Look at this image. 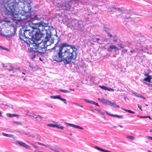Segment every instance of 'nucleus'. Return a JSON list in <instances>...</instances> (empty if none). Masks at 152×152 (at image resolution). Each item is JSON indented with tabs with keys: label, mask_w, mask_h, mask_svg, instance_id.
<instances>
[{
	"label": "nucleus",
	"mask_w": 152,
	"mask_h": 152,
	"mask_svg": "<svg viewBox=\"0 0 152 152\" xmlns=\"http://www.w3.org/2000/svg\"><path fill=\"white\" fill-rule=\"evenodd\" d=\"M34 30L33 36L30 40H28L29 47L31 50L33 51V59L36 56H39L42 55L47 50L48 45H46V43L50 42L49 45L54 43V39L52 38L51 36L53 35L50 30L46 31V32L42 33L41 30L37 28Z\"/></svg>",
	"instance_id": "nucleus-1"
},
{
	"label": "nucleus",
	"mask_w": 152,
	"mask_h": 152,
	"mask_svg": "<svg viewBox=\"0 0 152 152\" xmlns=\"http://www.w3.org/2000/svg\"><path fill=\"white\" fill-rule=\"evenodd\" d=\"M77 50L74 45L66 42L61 43L56 53L53 56V59L58 62L62 61L65 65L72 64V60L75 59L77 57Z\"/></svg>",
	"instance_id": "nucleus-2"
},
{
	"label": "nucleus",
	"mask_w": 152,
	"mask_h": 152,
	"mask_svg": "<svg viewBox=\"0 0 152 152\" xmlns=\"http://www.w3.org/2000/svg\"><path fill=\"white\" fill-rule=\"evenodd\" d=\"M20 3L23 4L21 2V0H13L12 1L8 3V9L6 8L4 10L1 11L2 15L6 18L12 17L13 20L17 21H22L24 19L21 17L25 15H22L19 8L21 9L22 7H20Z\"/></svg>",
	"instance_id": "nucleus-3"
},
{
	"label": "nucleus",
	"mask_w": 152,
	"mask_h": 152,
	"mask_svg": "<svg viewBox=\"0 0 152 152\" xmlns=\"http://www.w3.org/2000/svg\"><path fill=\"white\" fill-rule=\"evenodd\" d=\"M31 20L32 22L31 23L33 26V28L41 30L42 31L50 30V32H52L54 28L52 26L49 25L48 21L44 19L43 18L37 17V15H36L33 17H31Z\"/></svg>",
	"instance_id": "nucleus-4"
},
{
	"label": "nucleus",
	"mask_w": 152,
	"mask_h": 152,
	"mask_svg": "<svg viewBox=\"0 0 152 152\" xmlns=\"http://www.w3.org/2000/svg\"><path fill=\"white\" fill-rule=\"evenodd\" d=\"M80 0H56V6L59 10H63L65 11L69 10L71 6L74 4L80 2Z\"/></svg>",
	"instance_id": "nucleus-5"
},
{
	"label": "nucleus",
	"mask_w": 152,
	"mask_h": 152,
	"mask_svg": "<svg viewBox=\"0 0 152 152\" xmlns=\"http://www.w3.org/2000/svg\"><path fill=\"white\" fill-rule=\"evenodd\" d=\"M22 0H21V2L23 3V4L20 3V6L22 4L23 5V10H20L21 11L22 15H25L26 17V18H30L31 19V17H33L32 16H31L30 14L31 12V5H25L24 6V3L22 2Z\"/></svg>",
	"instance_id": "nucleus-6"
},
{
	"label": "nucleus",
	"mask_w": 152,
	"mask_h": 152,
	"mask_svg": "<svg viewBox=\"0 0 152 152\" xmlns=\"http://www.w3.org/2000/svg\"><path fill=\"white\" fill-rule=\"evenodd\" d=\"M32 24L31 23L29 24V26L32 28V29L31 30L26 28L24 29V37H25V39H29V40H30V39H31V37H32L33 34V31H34V30L36 29L32 27L33 26Z\"/></svg>",
	"instance_id": "nucleus-7"
},
{
	"label": "nucleus",
	"mask_w": 152,
	"mask_h": 152,
	"mask_svg": "<svg viewBox=\"0 0 152 152\" xmlns=\"http://www.w3.org/2000/svg\"><path fill=\"white\" fill-rule=\"evenodd\" d=\"M98 100L101 102L105 105H107L115 108H120L119 105L116 104L114 102H112L111 101H110L108 99H104L98 98Z\"/></svg>",
	"instance_id": "nucleus-8"
},
{
	"label": "nucleus",
	"mask_w": 152,
	"mask_h": 152,
	"mask_svg": "<svg viewBox=\"0 0 152 152\" xmlns=\"http://www.w3.org/2000/svg\"><path fill=\"white\" fill-rule=\"evenodd\" d=\"M54 29L55 30V31L56 32V34L54 35L56 36V37L57 38V43L55 44V46L51 49L52 50H54L53 56H55V55L56 53L57 52V50H58V47L60 45V43L59 44H58V43L60 41V37H58L57 35V31L56 29L54 28Z\"/></svg>",
	"instance_id": "nucleus-9"
},
{
	"label": "nucleus",
	"mask_w": 152,
	"mask_h": 152,
	"mask_svg": "<svg viewBox=\"0 0 152 152\" xmlns=\"http://www.w3.org/2000/svg\"><path fill=\"white\" fill-rule=\"evenodd\" d=\"M103 30L106 32L107 36L111 38L113 37V35L111 33L112 31V29L109 26L107 25H104L103 28Z\"/></svg>",
	"instance_id": "nucleus-10"
},
{
	"label": "nucleus",
	"mask_w": 152,
	"mask_h": 152,
	"mask_svg": "<svg viewBox=\"0 0 152 152\" xmlns=\"http://www.w3.org/2000/svg\"><path fill=\"white\" fill-rule=\"evenodd\" d=\"M24 33V29H20L19 33V39L20 40L23 41L25 42H26L27 45L29 46V43L28 42H27V40L26 41L24 40V39H25V37H24L25 34Z\"/></svg>",
	"instance_id": "nucleus-11"
},
{
	"label": "nucleus",
	"mask_w": 152,
	"mask_h": 152,
	"mask_svg": "<svg viewBox=\"0 0 152 152\" xmlns=\"http://www.w3.org/2000/svg\"><path fill=\"white\" fill-rule=\"evenodd\" d=\"M15 144L16 145H19L21 147H22L26 149H29L31 147L27 145L25 143L21 141L17 140L15 142Z\"/></svg>",
	"instance_id": "nucleus-12"
},
{
	"label": "nucleus",
	"mask_w": 152,
	"mask_h": 152,
	"mask_svg": "<svg viewBox=\"0 0 152 152\" xmlns=\"http://www.w3.org/2000/svg\"><path fill=\"white\" fill-rule=\"evenodd\" d=\"M75 24L73 25V26L75 28H77L78 30H79L80 28H82L83 25L82 23L81 22L75 19L74 20Z\"/></svg>",
	"instance_id": "nucleus-13"
},
{
	"label": "nucleus",
	"mask_w": 152,
	"mask_h": 152,
	"mask_svg": "<svg viewBox=\"0 0 152 152\" xmlns=\"http://www.w3.org/2000/svg\"><path fill=\"white\" fill-rule=\"evenodd\" d=\"M11 26H12L13 28V32L10 34H8L6 35V37H7L9 38H10L11 37H12L14 36L15 34H16V32L17 31V27H16L14 25H13V26L12 25Z\"/></svg>",
	"instance_id": "nucleus-14"
},
{
	"label": "nucleus",
	"mask_w": 152,
	"mask_h": 152,
	"mask_svg": "<svg viewBox=\"0 0 152 152\" xmlns=\"http://www.w3.org/2000/svg\"><path fill=\"white\" fill-rule=\"evenodd\" d=\"M138 44H139L137 41H132L129 43V45L128 46L129 48H132L135 46L136 47H137L138 46Z\"/></svg>",
	"instance_id": "nucleus-15"
},
{
	"label": "nucleus",
	"mask_w": 152,
	"mask_h": 152,
	"mask_svg": "<svg viewBox=\"0 0 152 152\" xmlns=\"http://www.w3.org/2000/svg\"><path fill=\"white\" fill-rule=\"evenodd\" d=\"M148 48V47L146 45L142 46L140 48H136L138 51H140L141 50L142 51L145 52L147 50Z\"/></svg>",
	"instance_id": "nucleus-16"
},
{
	"label": "nucleus",
	"mask_w": 152,
	"mask_h": 152,
	"mask_svg": "<svg viewBox=\"0 0 152 152\" xmlns=\"http://www.w3.org/2000/svg\"><path fill=\"white\" fill-rule=\"evenodd\" d=\"M29 115L34 118L36 119L38 121H41L43 119V118L39 115H36L34 114H33Z\"/></svg>",
	"instance_id": "nucleus-17"
},
{
	"label": "nucleus",
	"mask_w": 152,
	"mask_h": 152,
	"mask_svg": "<svg viewBox=\"0 0 152 152\" xmlns=\"http://www.w3.org/2000/svg\"><path fill=\"white\" fill-rule=\"evenodd\" d=\"M83 99L85 102H86L89 103L93 104L94 105H95L96 106H98L99 107L100 106L96 102H95L93 101L92 100H89L88 99Z\"/></svg>",
	"instance_id": "nucleus-18"
},
{
	"label": "nucleus",
	"mask_w": 152,
	"mask_h": 152,
	"mask_svg": "<svg viewBox=\"0 0 152 152\" xmlns=\"http://www.w3.org/2000/svg\"><path fill=\"white\" fill-rule=\"evenodd\" d=\"M144 75L145 76H146L147 77L144 79V80L150 83H151V79H152L151 76L150 75L148 74H145Z\"/></svg>",
	"instance_id": "nucleus-19"
},
{
	"label": "nucleus",
	"mask_w": 152,
	"mask_h": 152,
	"mask_svg": "<svg viewBox=\"0 0 152 152\" xmlns=\"http://www.w3.org/2000/svg\"><path fill=\"white\" fill-rule=\"evenodd\" d=\"M50 97L52 99H58L62 101H66V99H65L62 98L61 97V96L60 95H56V96H51Z\"/></svg>",
	"instance_id": "nucleus-20"
},
{
	"label": "nucleus",
	"mask_w": 152,
	"mask_h": 152,
	"mask_svg": "<svg viewBox=\"0 0 152 152\" xmlns=\"http://www.w3.org/2000/svg\"><path fill=\"white\" fill-rule=\"evenodd\" d=\"M67 125L68 126H70L72 127L75 128L79 129H83V128L81 127H80V126L77 125H75L74 124H70V123H67Z\"/></svg>",
	"instance_id": "nucleus-21"
},
{
	"label": "nucleus",
	"mask_w": 152,
	"mask_h": 152,
	"mask_svg": "<svg viewBox=\"0 0 152 152\" xmlns=\"http://www.w3.org/2000/svg\"><path fill=\"white\" fill-rule=\"evenodd\" d=\"M97 77H93L90 79L91 81L94 84H97L99 83V81H96Z\"/></svg>",
	"instance_id": "nucleus-22"
},
{
	"label": "nucleus",
	"mask_w": 152,
	"mask_h": 152,
	"mask_svg": "<svg viewBox=\"0 0 152 152\" xmlns=\"http://www.w3.org/2000/svg\"><path fill=\"white\" fill-rule=\"evenodd\" d=\"M132 93L133 94H134L135 96L137 97L140 98L144 99H145L146 98L144 96L138 93H136L135 92H132Z\"/></svg>",
	"instance_id": "nucleus-23"
},
{
	"label": "nucleus",
	"mask_w": 152,
	"mask_h": 152,
	"mask_svg": "<svg viewBox=\"0 0 152 152\" xmlns=\"http://www.w3.org/2000/svg\"><path fill=\"white\" fill-rule=\"evenodd\" d=\"M117 48L114 45H110L108 48V50L110 52H112L113 49H116Z\"/></svg>",
	"instance_id": "nucleus-24"
},
{
	"label": "nucleus",
	"mask_w": 152,
	"mask_h": 152,
	"mask_svg": "<svg viewBox=\"0 0 152 152\" xmlns=\"http://www.w3.org/2000/svg\"><path fill=\"white\" fill-rule=\"evenodd\" d=\"M48 148L56 152H59V149L55 147L52 148L51 146L49 145Z\"/></svg>",
	"instance_id": "nucleus-25"
},
{
	"label": "nucleus",
	"mask_w": 152,
	"mask_h": 152,
	"mask_svg": "<svg viewBox=\"0 0 152 152\" xmlns=\"http://www.w3.org/2000/svg\"><path fill=\"white\" fill-rule=\"evenodd\" d=\"M6 115L7 117H16L18 116V115H16L15 114H11L9 113H7L6 114Z\"/></svg>",
	"instance_id": "nucleus-26"
},
{
	"label": "nucleus",
	"mask_w": 152,
	"mask_h": 152,
	"mask_svg": "<svg viewBox=\"0 0 152 152\" xmlns=\"http://www.w3.org/2000/svg\"><path fill=\"white\" fill-rule=\"evenodd\" d=\"M30 51H31L32 52V53H33V51H32V50L31 51V50H30ZM45 53V52H44V53H43V55H42L40 56H36V57H35V58H34L33 59L32 58V57L33 56H34V54L32 53V54H33V56L31 57V58H32V60L33 61V60H34V59L35 58H36L37 57H39V60H40V61H42V59L41 58L40 56H44V53Z\"/></svg>",
	"instance_id": "nucleus-27"
},
{
	"label": "nucleus",
	"mask_w": 152,
	"mask_h": 152,
	"mask_svg": "<svg viewBox=\"0 0 152 152\" xmlns=\"http://www.w3.org/2000/svg\"><path fill=\"white\" fill-rule=\"evenodd\" d=\"M110 115L115 117H116L118 118H122L123 117V116L122 115H113V114H110Z\"/></svg>",
	"instance_id": "nucleus-28"
},
{
	"label": "nucleus",
	"mask_w": 152,
	"mask_h": 152,
	"mask_svg": "<svg viewBox=\"0 0 152 152\" xmlns=\"http://www.w3.org/2000/svg\"><path fill=\"white\" fill-rule=\"evenodd\" d=\"M118 45L119 47L122 48H124L125 46V45L124 44V42H120L118 44Z\"/></svg>",
	"instance_id": "nucleus-29"
},
{
	"label": "nucleus",
	"mask_w": 152,
	"mask_h": 152,
	"mask_svg": "<svg viewBox=\"0 0 152 152\" xmlns=\"http://www.w3.org/2000/svg\"><path fill=\"white\" fill-rule=\"evenodd\" d=\"M57 124H48L47 126L49 127H57Z\"/></svg>",
	"instance_id": "nucleus-30"
},
{
	"label": "nucleus",
	"mask_w": 152,
	"mask_h": 152,
	"mask_svg": "<svg viewBox=\"0 0 152 152\" xmlns=\"http://www.w3.org/2000/svg\"><path fill=\"white\" fill-rule=\"evenodd\" d=\"M58 91L64 93H69L70 92V91L68 90H63L62 89H60L58 90Z\"/></svg>",
	"instance_id": "nucleus-31"
},
{
	"label": "nucleus",
	"mask_w": 152,
	"mask_h": 152,
	"mask_svg": "<svg viewBox=\"0 0 152 152\" xmlns=\"http://www.w3.org/2000/svg\"><path fill=\"white\" fill-rule=\"evenodd\" d=\"M38 144V145H42V146H44L46 148H48V145H45V144H43L42 143H41V142H36Z\"/></svg>",
	"instance_id": "nucleus-32"
},
{
	"label": "nucleus",
	"mask_w": 152,
	"mask_h": 152,
	"mask_svg": "<svg viewBox=\"0 0 152 152\" xmlns=\"http://www.w3.org/2000/svg\"><path fill=\"white\" fill-rule=\"evenodd\" d=\"M7 137H12L14 139H15L16 138V137H15L14 135L11 134H8Z\"/></svg>",
	"instance_id": "nucleus-33"
},
{
	"label": "nucleus",
	"mask_w": 152,
	"mask_h": 152,
	"mask_svg": "<svg viewBox=\"0 0 152 152\" xmlns=\"http://www.w3.org/2000/svg\"><path fill=\"white\" fill-rule=\"evenodd\" d=\"M123 110H124L125 111H126L127 112H128V113H133V114H134L135 113V112L132 111V110H126V109H123Z\"/></svg>",
	"instance_id": "nucleus-34"
},
{
	"label": "nucleus",
	"mask_w": 152,
	"mask_h": 152,
	"mask_svg": "<svg viewBox=\"0 0 152 152\" xmlns=\"http://www.w3.org/2000/svg\"><path fill=\"white\" fill-rule=\"evenodd\" d=\"M99 87L104 90L106 91V89H107V87L104 86L99 85Z\"/></svg>",
	"instance_id": "nucleus-35"
},
{
	"label": "nucleus",
	"mask_w": 152,
	"mask_h": 152,
	"mask_svg": "<svg viewBox=\"0 0 152 152\" xmlns=\"http://www.w3.org/2000/svg\"><path fill=\"white\" fill-rule=\"evenodd\" d=\"M112 38L113 41L114 42H117V41H118L117 38H116V36H113V37Z\"/></svg>",
	"instance_id": "nucleus-36"
},
{
	"label": "nucleus",
	"mask_w": 152,
	"mask_h": 152,
	"mask_svg": "<svg viewBox=\"0 0 152 152\" xmlns=\"http://www.w3.org/2000/svg\"><path fill=\"white\" fill-rule=\"evenodd\" d=\"M26 4H26V5H31V0H27L26 1H25Z\"/></svg>",
	"instance_id": "nucleus-37"
},
{
	"label": "nucleus",
	"mask_w": 152,
	"mask_h": 152,
	"mask_svg": "<svg viewBox=\"0 0 152 152\" xmlns=\"http://www.w3.org/2000/svg\"><path fill=\"white\" fill-rule=\"evenodd\" d=\"M94 148L95 149H97V150H98L99 151H102V150H103V149L102 148H100V147H98L97 146H95V147Z\"/></svg>",
	"instance_id": "nucleus-38"
},
{
	"label": "nucleus",
	"mask_w": 152,
	"mask_h": 152,
	"mask_svg": "<svg viewBox=\"0 0 152 152\" xmlns=\"http://www.w3.org/2000/svg\"><path fill=\"white\" fill-rule=\"evenodd\" d=\"M143 83L144 84L148 86H150L152 88V84H150L145 82H143Z\"/></svg>",
	"instance_id": "nucleus-39"
},
{
	"label": "nucleus",
	"mask_w": 152,
	"mask_h": 152,
	"mask_svg": "<svg viewBox=\"0 0 152 152\" xmlns=\"http://www.w3.org/2000/svg\"><path fill=\"white\" fill-rule=\"evenodd\" d=\"M15 132L16 133H21L22 132V130L20 129H16L15 130Z\"/></svg>",
	"instance_id": "nucleus-40"
},
{
	"label": "nucleus",
	"mask_w": 152,
	"mask_h": 152,
	"mask_svg": "<svg viewBox=\"0 0 152 152\" xmlns=\"http://www.w3.org/2000/svg\"><path fill=\"white\" fill-rule=\"evenodd\" d=\"M107 90L109 91H113L114 89L110 88H108V87H107V89H106V91Z\"/></svg>",
	"instance_id": "nucleus-41"
},
{
	"label": "nucleus",
	"mask_w": 152,
	"mask_h": 152,
	"mask_svg": "<svg viewBox=\"0 0 152 152\" xmlns=\"http://www.w3.org/2000/svg\"><path fill=\"white\" fill-rule=\"evenodd\" d=\"M56 128L58 129H63L64 127L62 126H60L59 125L57 124Z\"/></svg>",
	"instance_id": "nucleus-42"
},
{
	"label": "nucleus",
	"mask_w": 152,
	"mask_h": 152,
	"mask_svg": "<svg viewBox=\"0 0 152 152\" xmlns=\"http://www.w3.org/2000/svg\"><path fill=\"white\" fill-rule=\"evenodd\" d=\"M30 144L36 148H38V146L32 143H30Z\"/></svg>",
	"instance_id": "nucleus-43"
},
{
	"label": "nucleus",
	"mask_w": 152,
	"mask_h": 152,
	"mask_svg": "<svg viewBox=\"0 0 152 152\" xmlns=\"http://www.w3.org/2000/svg\"><path fill=\"white\" fill-rule=\"evenodd\" d=\"M10 67H11V68L8 69V70L9 71H12L13 70V69H14V67L13 66H10Z\"/></svg>",
	"instance_id": "nucleus-44"
},
{
	"label": "nucleus",
	"mask_w": 152,
	"mask_h": 152,
	"mask_svg": "<svg viewBox=\"0 0 152 152\" xmlns=\"http://www.w3.org/2000/svg\"><path fill=\"white\" fill-rule=\"evenodd\" d=\"M98 113H100L102 115H104L105 114V113L103 112H102L100 110L98 111Z\"/></svg>",
	"instance_id": "nucleus-45"
},
{
	"label": "nucleus",
	"mask_w": 152,
	"mask_h": 152,
	"mask_svg": "<svg viewBox=\"0 0 152 152\" xmlns=\"http://www.w3.org/2000/svg\"><path fill=\"white\" fill-rule=\"evenodd\" d=\"M14 123L18 124L19 125H21L22 124V123L21 122H16V121L14 122Z\"/></svg>",
	"instance_id": "nucleus-46"
},
{
	"label": "nucleus",
	"mask_w": 152,
	"mask_h": 152,
	"mask_svg": "<svg viewBox=\"0 0 152 152\" xmlns=\"http://www.w3.org/2000/svg\"><path fill=\"white\" fill-rule=\"evenodd\" d=\"M127 11V12H126V13H127L128 14H130L131 13H132V12L130 10H129V11Z\"/></svg>",
	"instance_id": "nucleus-47"
},
{
	"label": "nucleus",
	"mask_w": 152,
	"mask_h": 152,
	"mask_svg": "<svg viewBox=\"0 0 152 152\" xmlns=\"http://www.w3.org/2000/svg\"><path fill=\"white\" fill-rule=\"evenodd\" d=\"M100 40V39L99 38H96L95 39V41H94L95 42H99V40Z\"/></svg>",
	"instance_id": "nucleus-48"
},
{
	"label": "nucleus",
	"mask_w": 152,
	"mask_h": 152,
	"mask_svg": "<svg viewBox=\"0 0 152 152\" xmlns=\"http://www.w3.org/2000/svg\"><path fill=\"white\" fill-rule=\"evenodd\" d=\"M2 135H3L4 136H6V137H7V134H6V133H2Z\"/></svg>",
	"instance_id": "nucleus-49"
},
{
	"label": "nucleus",
	"mask_w": 152,
	"mask_h": 152,
	"mask_svg": "<svg viewBox=\"0 0 152 152\" xmlns=\"http://www.w3.org/2000/svg\"><path fill=\"white\" fill-rule=\"evenodd\" d=\"M137 106L138 108H139L141 110H142V109L141 108L142 107L141 106L139 105V104H137Z\"/></svg>",
	"instance_id": "nucleus-50"
},
{
	"label": "nucleus",
	"mask_w": 152,
	"mask_h": 152,
	"mask_svg": "<svg viewBox=\"0 0 152 152\" xmlns=\"http://www.w3.org/2000/svg\"><path fill=\"white\" fill-rule=\"evenodd\" d=\"M147 137L148 139L152 140V137L149 136H147Z\"/></svg>",
	"instance_id": "nucleus-51"
},
{
	"label": "nucleus",
	"mask_w": 152,
	"mask_h": 152,
	"mask_svg": "<svg viewBox=\"0 0 152 152\" xmlns=\"http://www.w3.org/2000/svg\"><path fill=\"white\" fill-rule=\"evenodd\" d=\"M2 66L4 67H6L7 66L5 64H4L3 63H2Z\"/></svg>",
	"instance_id": "nucleus-52"
},
{
	"label": "nucleus",
	"mask_w": 152,
	"mask_h": 152,
	"mask_svg": "<svg viewBox=\"0 0 152 152\" xmlns=\"http://www.w3.org/2000/svg\"><path fill=\"white\" fill-rule=\"evenodd\" d=\"M3 50H6V51H9V49L7 48H4V47H3Z\"/></svg>",
	"instance_id": "nucleus-53"
},
{
	"label": "nucleus",
	"mask_w": 152,
	"mask_h": 152,
	"mask_svg": "<svg viewBox=\"0 0 152 152\" xmlns=\"http://www.w3.org/2000/svg\"><path fill=\"white\" fill-rule=\"evenodd\" d=\"M147 118H148L150 120L152 119V118L150 116H147Z\"/></svg>",
	"instance_id": "nucleus-54"
},
{
	"label": "nucleus",
	"mask_w": 152,
	"mask_h": 152,
	"mask_svg": "<svg viewBox=\"0 0 152 152\" xmlns=\"http://www.w3.org/2000/svg\"><path fill=\"white\" fill-rule=\"evenodd\" d=\"M50 42H48V43H46V45H48L47 46V47L49 45H50L52 44H51V45H49L50 43Z\"/></svg>",
	"instance_id": "nucleus-55"
},
{
	"label": "nucleus",
	"mask_w": 152,
	"mask_h": 152,
	"mask_svg": "<svg viewBox=\"0 0 152 152\" xmlns=\"http://www.w3.org/2000/svg\"><path fill=\"white\" fill-rule=\"evenodd\" d=\"M140 118H146L147 116H140Z\"/></svg>",
	"instance_id": "nucleus-56"
},
{
	"label": "nucleus",
	"mask_w": 152,
	"mask_h": 152,
	"mask_svg": "<svg viewBox=\"0 0 152 152\" xmlns=\"http://www.w3.org/2000/svg\"><path fill=\"white\" fill-rule=\"evenodd\" d=\"M127 51V50H126V49H123L122 50V52H126Z\"/></svg>",
	"instance_id": "nucleus-57"
},
{
	"label": "nucleus",
	"mask_w": 152,
	"mask_h": 152,
	"mask_svg": "<svg viewBox=\"0 0 152 152\" xmlns=\"http://www.w3.org/2000/svg\"><path fill=\"white\" fill-rule=\"evenodd\" d=\"M89 107H90V109L91 110V111H93V112H94V110L93 109V108H92V107H91V106H90Z\"/></svg>",
	"instance_id": "nucleus-58"
},
{
	"label": "nucleus",
	"mask_w": 152,
	"mask_h": 152,
	"mask_svg": "<svg viewBox=\"0 0 152 152\" xmlns=\"http://www.w3.org/2000/svg\"><path fill=\"white\" fill-rule=\"evenodd\" d=\"M130 52L132 53H133L134 52H135V51L134 50H132L130 51Z\"/></svg>",
	"instance_id": "nucleus-59"
},
{
	"label": "nucleus",
	"mask_w": 152,
	"mask_h": 152,
	"mask_svg": "<svg viewBox=\"0 0 152 152\" xmlns=\"http://www.w3.org/2000/svg\"><path fill=\"white\" fill-rule=\"evenodd\" d=\"M125 18L126 19H128L129 18H130V17H127L126 15L125 16Z\"/></svg>",
	"instance_id": "nucleus-60"
},
{
	"label": "nucleus",
	"mask_w": 152,
	"mask_h": 152,
	"mask_svg": "<svg viewBox=\"0 0 152 152\" xmlns=\"http://www.w3.org/2000/svg\"><path fill=\"white\" fill-rule=\"evenodd\" d=\"M107 150L103 149V150H102V151L103 152H107Z\"/></svg>",
	"instance_id": "nucleus-61"
},
{
	"label": "nucleus",
	"mask_w": 152,
	"mask_h": 152,
	"mask_svg": "<svg viewBox=\"0 0 152 152\" xmlns=\"http://www.w3.org/2000/svg\"><path fill=\"white\" fill-rule=\"evenodd\" d=\"M72 104H77V105H79V104L77 103H75V102H73L72 103Z\"/></svg>",
	"instance_id": "nucleus-62"
},
{
	"label": "nucleus",
	"mask_w": 152,
	"mask_h": 152,
	"mask_svg": "<svg viewBox=\"0 0 152 152\" xmlns=\"http://www.w3.org/2000/svg\"><path fill=\"white\" fill-rule=\"evenodd\" d=\"M3 47L1 46H0V50H3Z\"/></svg>",
	"instance_id": "nucleus-63"
},
{
	"label": "nucleus",
	"mask_w": 152,
	"mask_h": 152,
	"mask_svg": "<svg viewBox=\"0 0 152 152\" xmlns=\"http://www.w3.org/2000/svg\"><path fill=\"white\" fill-rule=\"evenodd\" d=\"M130 139L131 140H133V137L132 136H130Z\"/></svg>",
	"instance_id": "nucleus-64"
}]
</instances>
